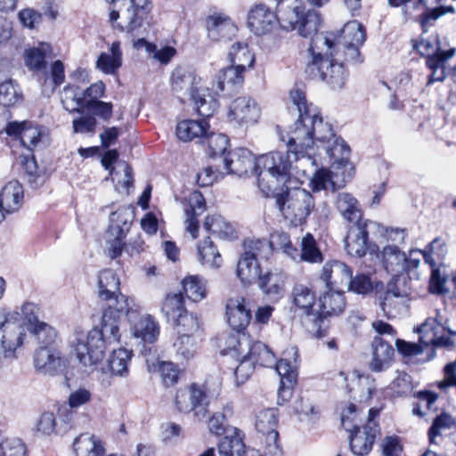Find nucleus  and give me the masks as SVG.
<instances>
[{"label":"nucleus","mask_w":456,"mask_h":456,"mask_svg":"<svg viewBox=\"0 0 456 456\" xmlns=\"http://www.w3.org/2000/svg\"><path fill=\"white\" fill-rule=\"evenodd\" d=\"M290 99L292 105L289 110L297 112L298 118L287 134L289 143L300 149L295 153L296 159L301 154L307 157V161H311L308 151L313 148L314 142L330 143L336 135L331 125L323 122L317 107L307 102L305 93L300 90L291 91Z\"/></svg>","instance_id":"nucleus-1"},{"label":"nucleus","mask_w":456,"mask_h":456,"mask_svg":"<svg viewBox=\"0 0 456 456\" xmlns=\"http://www.w3.org/2000/svg\"><path fill=\"white\" fill-rule=\"evenodd\" d=\"M112 313L111 309H104L101 329L94 328L87 333L80 329L75 330L70 345L84 366L91 367L101 362L107 345L119 341L120 319L113 316Z\"/></svg>","instance_id":"nucleus-2"},{"label":"nucleus","mask_w":456,"mask_h":456,"mask_svg":"<svg viewBox=\"0 0 456 456\" xmlns=\"http://www.w3.org/2000/svg\"><path fill=\"white\" fill-rule=\"evenodd\" d=\"M417 331L419 334V344L396 339L395 345L400 354L404 356H416L427 352L428 360H431L435 357V348H456V330L447 325V320L439 312H436L435 316L427 318Z\"/></svg>","instance_id":"nucleus-3"},{"label":"nucleus","mask_w":456,"mask_h":456,"mask_svg":"<svg viewBox=\"0 0 456 456\" xmlns=\"http://www.w3.org/2000/svg\"><path fill=\"white\" fill-rule=\"evenodd\" d=\"M289 138V136L287 135ZM286 153L273 151L256 159L255 163V173L257 176V184L264 195L271 197L289 179L292 169V163L300 159H305L301 154L295 158L296 151L299 147L289 145V139L286 142Z\"/></svg>","instance_id":"nucleus-4"},{"label":"nucleus","mask_w":456,"mask_h":456,"mask_svg":"<svg viewBox=\"0 0 456 456\" xmlns=\"http://www.w3.org/2000/svg\"><path fill=\"white\" fill-rule=\"evenodd\" d=\"M285 219L294 226L305 223L314 211L315 204L313 195L306 190L295 187L271 194Z\"/></svg>","instance_id":"nucleus-5"},{"label":"nucleus","mask_w":456,"mask_h":456,"mask_svg":"<svg viewBox=\"0 0 456 456\" xmlns=\"http://www.w3.org/2000/svg\"><path fill=\"white\" fill-rule=\"evenodd\" d=\"M312 61L305 67V72L311 79H319L325 82L330 88L341 89L347 79V72L343 62L334 58L333 52H327L324 48L314 50Z\"/></svg>","instance_id":"nucleus-6"},{"label":"nucleus","mask_w":456,"mask_h":456,"mask_svg":"<svg viewBox=\"0 0 456 456\" xmlns=\"http://www.w3.org/2000/svg\"><path fill=\"white\" fill-rule=\"evenodd\" d=\"M321 312L316 314H309L305 317V323L307 330L314 337L321 338L326 337L329 330L328 316L341 314L346 306L345 293L342 291L330 290L319 298Z\"/></svg>","instance_id":"nucleus-7"},{"label":"nucleus","mask_w":456,"mask_h":456,"mask_svg":"<svg viewBox=\"0 0 456 456\" xmlns=\"http://www.w3.org/2000/svg\"><path fill=\"white\" fill-rule=\"evenodd\" d=\"M175 403L182 413H192L194 418L201 421L208 415V400L206 389L192 383L184 389L176 392Z\"/></svg>","instance_id":"nucleus-8"},{"label":"nucleus","mask_w":456,"mask_h":456,"mask_svg":"<svg viewBox=\"0 0 456 456\" xmlns=\"http://www.w3.org/2000/svg\"><path fill=\"white\" fill-rule=\"evenodd\" d=\"M281 20L284 28L296 29L301 37H310L311 41L322 34H317L322 19L320 13L314 10L304 12L298 6H296L289 12L288 17Z\"/></svg>","instance_id":"nucleus-9"},{"label":"nucleus","mask_w":456,"mask_h":456,"mask_svg":"<svg viewBox=\"0 0 456 456\" xmlns=\"http://www.w3.org/2000/svg\"><path fill=\"white\" fill-rule=\"evenodd\" d=\"M260 117L261 110L258 103L249 96H240L230 105V121L240 126H253L258 122Z\"/></svg>","instance_id":"nucleus-10"},{"label":"nucleus","mask_w":456,"mask_h":456,"mask_svg":"<svg viewBox=\"0 0 456 456\" xmlns=\"http://www.w3.org/2000/svg\"><path fill=\"white\" fill-rule=\"evenodd\" d=\"M35 367L50 376L63 374L68 366L67 359L54 346H40L35 353Z\"/></svg>","instance_id":"nucleus-11"},{"label":"nucleus","mask_w":456,"mask_h":456,"mask_svg":"<svg viewBox=\"0 0 456 456\" xmlns=\"http://www.w3.org/2000/svg\"><path fill=\"white\" fill-rule=\"evenodd\" d=\"M248 349L245 354L253 365L271 368L275 363V355L271 349L260 341L251 343L249 338L243 335L238 339V347L235 348L240 354H242Z\"/></svg>","instance_id":"nucleus-12"},{"label":"nucleus","mask_w":456,"mask_h":456,"mask_svg":"<svg viewBox=\"0 0 456 456\" xmlns=\"http://www.w3.org/2000/svg\"><path fill=\"white\" fill-rule=\"evenodd\" d=\"M361 45H350L345 44L342 41H336L333 34H322L317 36L315 38L312 40L310 43L308 51L314 53V50H322L324 48L327 52H333V48L343 49L344 51V61L347 62L357 61L360 57L359 47Z\"/></svg>","instance_id":"nucleus-13"},{"label":"nucleus","mask_w":456,"mask_h":456,"mask_svg":"<svg viewBox=\"0 0 456 456\" xmlns=\"http://www.w3.org/2000/svg\"><path fill=\"white\" fill-rule=\"evenodd\" d=\"M369 222L351 224L345 239V248L348 255L355 257H362L366 255L369 248V232L367 230Z\"/></svg>","instance_id":"nucleus-14"},{"label":"nucleus","mask_w":456,"mask_h":456,"mask_svg":"<svg viewBox=\"0 0 456 456\" xmlns=\"http://www.w3.org/2000/svg\"><path fill=\"white\" fill-rule=\"evenodd\" d=\"M200 78L196 74L189 69L178 67L171 75L172 90L177 94L178 97L183 101V98H194L199 92L197 85Z\"/></svg>","instance_id":"nucleus-15"},{"label":"nucleus","mask_w":456,"mask_h":456,"mask_svg":"<svg viewBox=\"0 0 456 456\" xmlns=\"http://www.w3.org/2000/svg\"><path fill=\"white\" fill-rule=\"evenodd\" d=\"M283 18L281 19V24ZM280 19L264 4L256 5L250 10L248 15V25L256 35H264L271 32Z\"/></svg>","instance_id":"nucleus-16"},{"label":"nucleus","mask_w":456,"mask_h":456,"mask_svg":"<svg viewBox=\"0 0 456 456\" xmlns=\"http://www.w3.org/2000/svg\"><path fill=\"white\" fill-rule=\"evenodd\" d=\"M256 160L251 151L246 148H237L223 158L227 173L239 176L246 175L249 170L255 172Z\"/></svg>","instance_id":"nucleus-17"},{"label":"nucleus","mask_w":456,"mask_h":456,"mask_svg":"<svg viewBox=\"0 0 456 456\" xmlns=\"http://www.w3.org/2000/svg\"><path fill=\"white\" fill-rule=\"evenodd\" d=\"M226 318L229 325L238 332L244 330L251 320V313L246 306L245 298L236 297L226 303Z\"/></svg>","instance_id":"nucleus-18"},{"label":"nucleus","mask_w":456,"mask_h":456,"mask_svg":"<svg viewBox=\"0 0 456 456\" xmlns=\"http://www.w3.org/2000/svg\"><path fill=\"white\" fill-rule=\"evenodd\" d=\"M350 446L352 452L359 456L368 454L374 444L376 435L378 433V424L376 422H370L363 427L361 430L357 426L356 428L350 432Z\"/></svg>","instance_id":"nucleus-19"},{"label":"nucleus","mask_w":456,"mask_h":456,"mask_svg":"<svg viewBox=\"0 0 456 456\" xmlns=\"http://www.w3.org/2000/svg\"><path fill=\"white\" fill-rule=\"evenodd\" d=\"M371 349L370 370L375 372H380L389 368L395 354V349L392 345L380 337H375L371 343Z\"/></svg>","instance_id":"nucleus-20"},{"label":"nucleus","mask_w":456,"mask_h":456,"mask_svg":"<svg viewBox=\"0 0 456 456\" xmlns=\"http://www.w3.org/2000/svg\"><path fill=\"white\" fill-rule=\"evenodd\" d=\"M353 270L338 260L328 261L322 269L320 278L327 287L346 284L352 278Z\"/></svg>","instance_id":"nucleus-21"},{"label":"nucleus","mask_w":456,"mask_h":456,"mask_svg":"<svg viewBox=\"0 0 456 456\" xmlns=\"http://www.w3.org/2000/svg\"><path fill=\"white\" fill-rule=\"evenodd\" d=\"M336 207L343 218L350 225L370 221L362 217V211L358 200L350 193H338L336 200Z\"/></svg>","instance_id":"nucleus-22"},{"label":"nucleus","mask_w":456,"mask_h":456,"mask_svg":"<svg viewBox=\"0 0 456 456\" xmlns=\"http://www.w3.org/2000/svg\"><path fill=\"white\" fill-rule=\"evenodd\" d=\"M23 197L22 185L16 180L10 181L0 191V207L7 214L13 213L21 207Z\"/></svg>","instance_id":"nucleus-23"},{"label":"nucleus","mask_w":456,"mask_h":456,"mask_svg":"<svg viewBox=\"0 0 456 456\" xmlns=\"http://www.w3.org/2000/svg\"><path fill=\"white\" fill-rule=\"evenodd\" d=\"M407 297L399 292L395 285H388V289L380 297L379 305L384 314L388 318H395L407 307Z\"/></svg>","instance_id":"nucleus-24"},{"label":"nucleus","mask_w":456,"mask_h":456,"mask_svg":"<svg viewBox=\"0 0 456 456\" xmlns=\"http://www.w3.org/2000/svg\"><path fill=\"white\" fill-rule=\"evenodd\" d=\"M205 209L206 202L202 194L199 191L192 192L189 200V208L185 209V224L186 231L191 234L193 239H196L199 233L200 224L198 216H200Z\"/></svg>","instance_id":"nucleus-25"},{"label":"nucleus","mask_w":456,"mask_h":456,"mask_svg":"<svg viewBox=\"0 0 456 456\" xmlns=\"http://www.w3.org/2000/svg\"><path fill=\"white\" fill-rule=\"evenodd\" d=\"M208 37L214 41L231 39L237 32L236 26L227 17L209 16L207 20Z\"/></svg>","instance_id":"nucleus-26"},{"label":"nucleus","mask_w":456,"mask_h":456,"mask_svg":"<svg viewBox=\"0 0 456 456\" xmlns=\"http://www.w3.org/2000/svg\"><path fill=\"white\" fill-rule=\"evenodd\" d=\"M257 280L260 289L268 299L276 302L283 297L285 281L281 273L268 272Z\"/></svg>","instance_id":"nucleus-27"},{"label":"nucleus","mask_w":456,"mask_h":456,"mask_svg":"<svg viewBox=\"0 0 456 456\" xmlns=\"http://www.w3.org/2000/svg\"><path fill=\"white\" fill-rule=\"evenodd\" d=\"M75 456H103L105 448L100 438L94 435L84 433L73 442Z\"/></svg>","instance_id":"nucleus-28"},{"label":"nucleus","mask_w":456,"mask_h":456,"mask_svg":"<svg viewBox=\"0 0 456 456\" xmlns=\"http://www.w3.org/2000/svg\"><path fill=\"white\" fill-rule=\"evenodd\" d=\"M382 255L383 265L387 273L396 276L407 270L406 255L397 246H386Z\"/></svg>","instance_id":"nucleus-29"},{"label":"nucleus","mask_w":456,"mask_h":456,"mask_svg":"<svg viewBox=\"0 0 456 456\" xmlns=\"http://www.w3.org/2000/svg\"><path fill=\"white\" fill-rule=\"evenodd\" d=\"M208 129L209 125L206 119H201L200 121L187 119L177 124L176 135L183 142L198 138L200 139V142H201Z\"/></svg>","instance_id":"nucleus-30"},{"label":"nucleus","mask_w":456,"mask_h":456,"mask_svg":"<svg viewBox=\"0 0 456 456\" xmlns=\"http://www.w3.org/2000/svg\"><path fill=\"white\" fill-rule=\"evenodd\" d=\"M120 281L117 273L111 269H104L98 275V296L105 301L113 299L120 293Z\"/></svg>","instance_id":"nucleus-31"},{"label":"nucleus","mask_w":456,"mask_h":456,"mask_svg":"<svg viewBox=\"0 0 456 456\" xmlns=\"http://www.w3.org/2000/svg\"><path fill=\"white\" fill-rule=\"evenodd\" d=\"M197 249L198 260L202 265L211 269H216L222 265L223 257L209 237L200 240Z\"/></svg>","instance_id":"nucleus-32"},{"label":"nucleus","mask_w":456,"mask_h":456,"mask_svg":"<svg viewBox=\"0 0 456 456\" xmlns=\"http://www.w3.org/2000/svg\"><path fill=\"white\" fill-rule=\"evenodd\" d=\"M133 336L142 343H153L157 340L159 329L158 323L150 316H142L132 327Z\"/></svg>","instance_id":"nucleus-33"},{"label":"nucleus","mask_w":456,"mask_h":456,"mask_svg":"<svg viewBox=\"0 0 456 456\" xmlns=\"http://www.w3.org/2000/svg\"><path fill=\"white\" fill-rule=\"evenodd\" d=\"M245 70L242 69H237L234 65L222 69L216 76L215 84L216 88L228 94L232 93V89L236 86H240L244 81Z\"/></svg>","instance_id":"nucleus-34"},{"label":"nucleus","mask_w":456,"mask_h":456,"mask_svg":"<svg viewBox=\"0 0 456 456\" xmlns=\"http://www.w3.org/2000/svg\"><path fill=\"white\" fill-rule=\"evenodd\" d=\"M133 218L134 213L129 207H122L112 212L110 216L108 234L127 235Z\"/></svg>","instance_id":"nucleus-35"},{"label":"nucleus","mask_w":456,"mask_h":456,"mask_svg":"<svg viewBox=\"0 0 456 456\" xmlns=\"http://www.w3.org/2000/svg\"><path fill=\"white\" fill-rule=\"evenodd\" d=\"M122 65L120 43L115 41L110 46V54L102 53L96 61L99 69L106 74H114Z\"/></svg>","instance_id":"nucleus-36"},{"label":"nucleus","mask_w":456,"mask_h":456,"mask_svg":"<svg viewBox=\"0 0 456 456\" xmlns=\"http://www.w3.org/2000/svg\"><path fill=\"white\" fill-rule=\"evenodd\" d=\"M300 261L309 264H322L324 256L314 235L307 232L300 243Z\"/></svg>","instance_id":"nucleus-37"},{"label":"nucleus","mask_w":456,"mask_h":456,"mask_svg":"<svg viewBox=\"0 0 456 456\" xmlns=\"http://www.w3.org/2000/svg\"><path fill=\"white\" fill-rule=\"evenodd\" d=\"M220 456H242L245 444L240 431L234 428L232 435L223 437L218 444Z\"/></svg>","instance_id":"nucleus-38"},{"label":"nucleus","mask_w":456,"mask_h":456,"mask_svg":"<svg viewBox=\"0 0 456 456\" xmlns=\"http://www.w3.org/2000/svg\"><path fill=\"white\" fill-rule=\"evenodd\" d=\"M228 59L231 64L243 70L251 68L255 62V56L249 51L248 45L240 42L232 45L228 53Z\"/></svg>","instance_id":"nucleus-39"},{"label":"nucleus","mask_w":456,"mask_h":456,"mask_svg":"<svg viewBox=\"0 0 456 456\" xmlns=\"http://www.w3.org/2000/svg\"><path fill=\"white\" fill-rule=\"evenodd\" d=\"M237 275L244 285L250 284L261 275L258 261L242 254L237 264Z\"/></svg>","instance_id":"nucleus-40"},{"label":"nucleus","mask_w":456,"mask_h":456,"mask_svg":"<svg viewBox=\"0 0 456 456\" xmlns=\"http://www.w3.org/2000/svg\"><path fill=\"white\" fill-rule=\"evenodd\" d=\"M323 148L333 164H338V167L346 166L349 159L350 148L342 138L335 136Z\"/></svg>","instance_id":"nucleus-41"},{"label":"nucleus","mask_w":456,"mask_h":456,"mask_svg":"<svg viewBox=\"0 0 456 456\" xmlns=\"http://www.w3.org/2000/svg\"><path fill=\"white\" fill-rule=\"evenodd\" d=\"M203 228L222 239L231 240L236 237L235 229L220 216H208L203 223Z\"/></svg>","instance_id":"nucleus-42"},{"label":"nucleus","mask_w":456,"mask_h":456,"mask_svg":"<svg viewBox=\"0 0 456 456\" xmlns=\"http://www.w3.org/2000/svg\"><path fill=\"white\" fill-rule=\"evenodd\" d=\"M186 309L183 295L180 293L168 294L161 307L162 314L166 316L167 322L174 323Z\"/></svg>","instance_id":"nucleus-43"},{"label":"nucleus","mask_w":456,"mask_h":456,"mask_svg":"<svg viewBox=\"0 0 456 456\" xmlns=\"http://www.w3.org/2000/svg\"><path fill=\"white\" fill-rule=\"evenodd\" d=\"M183 289L187 297L194 302L207 297V282L199 275H190L183 280Z\"/></svg>","instance_id":"nucleus-44"},{"label":"nucleus","mask_w":456,"mask_h":456,"mask_svg":"<svg viewBox=\"0 0 456 456\" xmlns=\"http://www.w3.org/2000/svg\"><path fill=\"white\" fill-rule=\"evenodd\" d=\"M61 102L69 112L83 113L86 107L82 90L76 86H67L63 89Z\"/></svg>","instance_id":"nucleus-45"},{"label":"nucleus","mask_w":456,"mask_h":456,"mask_svg":"<svg viewBox=\"0 0 456 456\" xmlns=\"http://www.w3.org/2000/svg\"><path fill=\"white\" fill-rule=\"evenodd\" d=\"M200 143L207 146V154L214 158L222 156L225 152L229 145V139L224 134L208 133L207 131Z\"/></svg>","instance_id":"nucleus-46"},{"label":"nucleus","mask_w":456,"mask_h":456,"mask_svg":"<svg viewBox=\"0 0 456 456\" xmlns=\"http://www.w3.org/2000/svg\"><path fill=\"white\" fill-rule=\"evenodd\" d=\"M342 35L335 39L342 41L345 44L362 45L366 40V31L364 27L357 20L347 22L341 30Z\"/></svg>","instance_id":"nucleus-47"},{"label":"nucleus","mask_w":456,"mask_h":456,"mask_svg":"<svg viewBox=\"0 0 456 456\" xmlns=\"http://www.w3.org/2000/svg\"><path fill=\"white\" fill-rule=\"evenodd\" d=\"M51 53V45L41 43L39 47H34L25 52V63L29 69L41 70L45 68V58Z\"/></svg>","instance_id":"nucleus-48"},{"label":"nucleus","mask_w":456,"mask_h":456,"mask_svg":"<svg viewBox=\"0 0 456 456\" xmlns=\"http://www.w3.org/2000/svg\"><path fill=\"white\" fill-rule=\"evenodd\" d=\"M132 358V351L126 348L114 350L108 360L112 374L124 376L128 372V363Z\"/></svg>","instance_id":"nucleus-49"},{"label":"nucleus","mask_w":456,"mask_h":456,"mask_svg":"<svg viewBox=\"0 0 456 456\" xmlns=\"http://www.w3.org/2000/svg\"><path fill=\"white\" fill-rule=\"evenodd\" d=\"M294 304L298 307L305 311L306 317L311 313V309L315 302V293L307 286L303 284H297L293 288L292 290Z\"/></svg>","instance_id":"nucleus-50"},{"label":"nucleus","mask_w":456,"mask_h":456,"mask_svg":"<svg viewBox=\"0 0 456 456\" xmlns=\"http://www.w3.org/2000/svg\"><path fill=\"white\" fill-rule=\"evenodd\" d=\"M456 428V419L452 415L443 412L437 415L428 431L430 444H436V438L440 436L445 430Z\"/></svg>","instance_id":"nucleus-51"},{"label":"nucleus","mask_w":456,"mask_h":456,"mask_svg":"<svg viewBox=\"0 0 456 456\" xmlns=\"http://www.w3.org/2000/svg\"><path fill=\"white\" fill-rule=\"evenodd\" d=\"M336 176L337 175H334V174L329 170H317L311 180L313 190L314 191H320L322 190H331L332 191H335L338 190L344 184H338L335 180Z\"/></svg>","instance_id":"nucleus-52"},{"label":"nucleus","mask_w":456,"mask_h":456,"mask_svg":"<svg viewBox=\"0 0 456 456\" xmlns=\"http://www.w3.org/2000/svg\"><path fill=\"white\" fill-rule=\"evenodd\" d=\"M106 301L108 302V306L105 309H111L114 312L112 315L120 320L124 315L131 316L137 312V309L134 308V305H131L128 297L121 293L113 297V299Z\"/></svg>","instance_id":"nucleus-53"},{"label":"nucleus","mask_w":456,"mask_h":456,"mask_svg":"<svg viewBox=\"0 0 456 456\" xmlns=\"http://www.w3.org/2000/svg\"><path fill=\"white\" fill-rule=\"evenodd\" d=\"M206 98L205 94H200L199 92L195 94L194 98H191L196 107L198 114L202 117V119H206L213 116L217 110L219 103L216 99L210 95Z\"/></svg>","instance_id":"nucleus-54"},{"label":"nucleus","mask_w":456,"mask_h":456,"mask_svg":"<svg viewBox=\"0 0 456 456\" xmlns=\"http://www.w3.org/2000/svg\"><path fill=\"white\" fill-rule=\"evenodd\" d=\"M29 330L37 339L40 346H53V343L57 338V332L52 326L46 322H41L34 325V327L29 328Z\"/></svg>","instance_id":"nucleus-55"},{"label":"nucleus","mask_w":456,"mask_h":456,"mask_svg":"<svg viewBox=\"0 0 456 456\" xmlns=\"http://www.w3.org/2000/svg\"><path fill=\"white\" fill-rule=\"evenodd\" d=\"M271 248L272 243H269V240H267L247 239L243 242V255L254 257L257 260L258 257L264 256V254H268L271 251Z\"/></svg>","instance_id":"nucleus-56"},{"label":"nucleus","mask_w":456,"mask_h":456,"mask_svg":"<svg viewBox=\"0 0 456 456\" xmlns=\"http://www.w3.org/2000/svg\"><path fill=\"white\" fill-rule=\"evenodd\" d=\"M174 348L178 356L182 359L189 360L195 355L198 346L192 337L189 334H182L175 341Z\"/></svg>","instance_id":"nucleus-57"},{"label":"nucleus","mask_w":456,"mask_h":456,"mask_svg":"<svg viewBox=\"0 0 456 456\" xmlns=\"http://www.w3.org/2000/svg\"><path fill=\"white\" fill-rule=\"evenodd\" d=\"M21 100V94L19 93L14 82L5 80L0 82V104L4 107H11L15 105Z\"/></svg>","instance_id":"nucleus-58"},{"label":"nucleus","mask_w":456,"mask_h":456,"mask_svg":"<svg viewBox=\"0 0 456 456\" xmlns=\"http://www.w3.org/2000/svg\"><path fill=\"white\" fill-rule=\"evenodd\" d=\"M278 424L277 410L273 408L264 409L256 416V428L259 433L276 428Z\"/></svg>","instance_id":"nucleus-59"},{"label":"nucleus","mask_w":456,"mask_h":456,"mask_svg":"<svg viewBox=\"0 0 456 456\" xmlns=\"http://www.w3.org/2000/svg\"><path fill=\"white\" fill-rule=\"evenodd\" d=\"M178 327V334H189L191 337L200 330V323L196 314L183 313L174 323Z\"/></svg>","instance_id":"nucleus-60"},{"label":"nucleus","mask_w":456,"mask_h":456,"mask_svg":"<svg viewBox=\"0 0 456 456\" xmlns=\"http://www.w3.org/2000/svg\"><path fill=\"white\" fill-rule=\"evenodd\" d=\"M275 370L281 377L282 386H294L297 382V373L295 367L286 359L275 360Z\"/></svg>","instance_id":"nucleus-61"},{"label":"nucleus","mask_w":456,"mask_h":456,"mask_svg":"<svg viewBox=\"0 0 456 456\" xmlns=\"http://www.w3.org/2000/svg\"><path fill=\"white\" fill-rule=\"evenodd\" d=\"M347 283L349 291L360 295H366L373 289L370 277L364 273H358L354 277L352 276Z\"/></svg>","instance_id":"nucleus-62"},{"label":"nucleus","mask_w":456,"mask_h":456,"mask_svg":"<svg viewBox=\"0 0 456 456\" xmlns=\"http://www.w3.org/2000/svg\"><path fill=\"white\" fill-rule=\"evenodd\" d=\"M26 446L20 438H6L0 443V456H25Z\"/></svg>","instance_id":"nucleus-63"},{"label":"nucleus","mask_w":456,"mask_h":456,"mask_svg":"<svg viewBox=\"0 0 456 456\" xmlns=\"http://www.w3.org/2000/svg\"><path fill=\"white\" fill-rule=\"evenodd\" d=\"M85 108L104 121H109L113 114L112 103L100 100H88Z\"/></svg>","instance_id":"nucleus-64"}]
</instances>
